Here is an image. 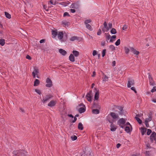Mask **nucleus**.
I'll return each mask as SVG.
<instances>
[{
  "instance_id": "1",
  "label": "nucleus",
  "mask_w": 156,
  "mask_h": 156,
  "mask_svg": "<svg viewBox=\"0 0 156 156\" xmlns=\"http://www.w3.org/2000/svg\"><path fill=\"white\" fill-rule=\"evenodd\" d=\"M52 37L55 38L56 36L61 42L66 41L67 39V34H66L65 35V37L63 38V31H58L57 30H53L52 31Z\"/></svg>"
},
{
  "instance_id": "2",
  "label": "nucleus",
  "mask_w": 156,
  "mask_h": 156,
  "mask_svg": "<svg viewBox=\"0 0 156 156\" xmlns=\"http://www.w3.org/2000/svg\"><path fill=\"white\" fill-rule=\"evenodd\" d=\"M12 156H27V153L24 150H16L13 151Z\"/></svg>"
},
{
  "instance_id": "3",
  "label": "nucleus",
  "mask_w": 156,
  "mask_h": 156,
  "mask_svg": "<svg viewBox=\"0 0 156 156\" xmlns=\"http://www.w3.org/2000/svg\"><path fill=\"white\" fill-rule=\"evenodd\" d=\"M52 97V96L51 94H47L45 96L43 97L42 100V102L44 104Z\"/></svg>"
},
{
  "instance_id": "4",
  "label": "nucleus",
  "mask_w": 156,
  "mask_h": 156,
  "mask_svg": "<svg viewBox=\"0 0 156 156\" xmlns=\"http://www.w3.org/2000/svg\"><path fill=\"white\" fill-rule=\"evenodd\" d=\"M118 123L119 126L122 128H123L124 126L123 125L125 123L126 120L123 118L120 119L118 121Z\"/></svg>"
},
{
  "instance_id": "5",
  "label": "nucleus",
  "mask_w": 156,
  "mask_h": 156,
  "mask_svg": "<svg viewBox=\"0 0 156 156\" xmlns=\"http://www.w3.org/2000/svg\"><path fill=\"white\" fill-rule=\"evenodd\" d=\"M104 27L102 28V31L103 32H108L109 29L108 27L107 24L106 22H105L103 23Z\"/></svg>"
},
{
  "instance_id": "6",
  "label": "nucleus",
  "mask_w": 156,
  "mask_h": 156,
  "mask_svg": "<svg viewBox=\"0 0 156 156\" xmlns=\"http://www.w3.org/2000/svg\"><path fill=\"white\" fill-rule=\"evenodd\" d=\"M46 82L47 84H46V87H50L52 86V82L51 80L49 78H47L46 79Z\"/></svg>"
},
{
  "instance_id": "7",
  "label": "nucleus",
  "mask_w": 156,
  "mask_h": 156,
  "mask_svg": "<svg viewBox=\"0 0 156 156\" xmlns=\"http://www.w3.org/2000/svg\"><path fill=\"white\" fill-rule=\"evenodd\" d=\"M79 106H83L82 107H80L78 109V111L80 113H82L85 111V107L83 104H80L79 105Z\"/></svg>"
},
{
  "instance_id": "8",
  "label": "nucleus",
  "mask_w": 156,
  "mask_h": 156,
  "mask_svg": "<svg viewBox=\"0 0 156 156\" xmlns=\"http://www.w3.org/2000/svg\"><path fill=\"white\" fill-rule=\"evenodd\" d=\"M134 80L132 79H129L127 84V87H130L132 86L134 84Z\"/></svg>"
},
{
  "instance_id": "9",
  "label": "nucleus",
  "mask_w": 156,
  "mask_h": 156,
  "mask_svg": "<svg viewBox=\"0 0 156 156\" xmlns=\"http://www.w3.org/2000/svg\"><path fill=\"white\" fill-rule=\"evenodd\" d=\"M108 121L111 123V125L110 126V130L112 131H115L116 129V126L110 120H108Z\"/></svg>"
},
{
  "instance_id": "10",
  "label": "nucleus",
  "mask_w": 156,
  "mask_h": 156,
  "mask_svg": "<svg viewBox=\"0 0 156 156\" xmlns=\"http://www.w3.org/2000/svg\"><path fill=\"white\" fill-rule=\"evenodd\" d=\"M110 115L114 119H118L119 118V116L117 114H116L113 112H111L110 114Z\"/></svg>"
},
{
  "instance_id": "11",
  "label": "nucleus",
  "mask_w": 156,
  "mask_h": 156,
  "mask_svg": "<svg viewBox=\"0 0 156 156\" xmlns=\"http://www.w3.org/2000/svg\"><path fill=\"white\" fill-rule=\"evenodd\" d=\"M92 91H90L86 95L87 100L89 101H91Z\"/></svg>"
},
{
  "instance_id": "12",
  "label": "nucleus",
  "mask_w": 156,
  "mask_h": 156,
  "mask_svg": "<svg viewBox=\"0 0 156 156\" xmlns=\"http://www.w3.org/2000/svg\"><path fill=\"white\" fill-rule=\"evenodd\" d=\"M156 134L154 132H153L151 134L150 136V138L151 141L153 142L154 140H155L156 139Z\"/></svg>"
},
{
  "instance_id": "13",
  "label": "nucleus",
  "mask_w": 156,
  "mask_h": 156,
  "mask_svg": "<svg viewBox=\"0 0 156 156\" xmlns=\"http://www.w3.org/2000/svg\"><path fill=\"white\" fill-rule=\"evenodd\" d=\"M56 104V101L54 100H51L48 104V106L52 107L55 105Z\"/></svg>"
},
{
  "instance_id": "14",
  "label": "nucleus",
  "mask_w": 156,
  "mask_h": 156,
  "mask_svg": "<svg viewBox=\"0 0 156 156\" xmlns=\"http://www.w3.org/2000/svg\"><path fill=\"white\" fill-rule=\"evenodd\" d=\"M62 23L63 25V26L66 27H68L70 24L69 22L65 20L62 21Z\"/></svg>"
},
{
  "instance_id": "15",
  "label": "nucleus",
  "mask_w": 156,
  "mask_h": 156,
  "mask_svg": "<svg viewBox=\"0 0 156 156\" xmlns=\"http://www.w3.org/2000/svg\"><path fill=\"white\" fill-rule=\"evenodd\" d=\"M102 75L104 76L102 78V81L103 83H105L108 81V79L109 77L106 75H105L104 73H103Z\"/></svg>"
},
{
  "instance_id": "16",
  "label": "nucleus",
  "mask_w": 156,
  "mask_h": 156,
  "mask_svg": "<svg viewBox=\"0 0 156 156\" xmlns=\"http://www.w3.org/2000/svg\"><path fill=\"white\" fill-rule=\"evenodd\" d=\"M130 51L132 52L135 55H138L139 53V51H136V50H135V49H134L133 47H130Z\"/></svg>"
},
{
  "instance_id": "17",
  "label": "nucleus",
  "mask_w": 156,
  "mask_h": 156,
  "mask_svg": "<svg viewBox=\"0 0 156 156\" xmlns=\"http://www.w3.org/2000/svg\"><path fill=\"white\" fill-rule=\"evenodd\" d=\"M59 52L62 55L65 56L66 54V51L60 48L59 50Z\"/></svg>"
},
{
  "instance_id": "18",
  "label": "nucleus",
  "mask_w": 156,
  "mask_h": 156,
  "mask_svg": "<svg viewBox=\"0 0 156 156\" xmlns=\"http://www.w3.org/2000/svg\"><path fill=\"white\" fill-rule=\"evenodd\" d=\"M38 70L37 69H34L33 72H32V75L34 78H35L36 75L38 73Z\"/></svg>"
},
{
  "instance_id": "19",
  "label": "nucleus",
  "mask_w": 156,
  "mask_h": 156,
  "mask_svg": "<svg viewBox=\"0 0 156 156\" xmlns=\"http://www.w3.org/2000/svg\"><path fill=\"white\" fill-rule=\"evenodd\" d=\"M152 113L151 112H150L149 114L148 115V118H146L145 120V122H149L152 119Z\"/></svg>"
},
{
  "instance_id": "20",
  "label": "nucleus",
  "mask_w": 156,
  "mask_h": 156,
  "mask_svg": "<svg viewBox=\"0 0 156 156\" xmlns=\"http://www.w3.org/2000/svg\"><path fill=\"white\" fill-rule=\"evenodd\" d=\"M69 60L72 62H74L75 61V58L73 56V55L72 54H71L69 57Z\"/></svg>"
},
{
  "instance_id": "21",
  "label": "nucleus",
  "mask_w": 156,
  "mask_h": 156,
  "mask_svg": "<svg viewBox=\"0 0 156 156\" xmlns=\"http://www.w3.org/2000/svg\"><path fill=\"white\" fill-rule=\"evenodd\" d=\"M78 129L80 130H83V125L81 122H79L78 123Z\"/></svg>"
},
{
  "instance_id": "22",
  "label": "nucleus",
  "mask_w": 156,
  "mask_h": 156,
  "mask_svg": "<svg viewBox=\"0 0 156 156\" xmlns=\"http://www.w3.org/2000/svg\"><path fill=\"white\" fill-rule=\"evenodd\" d=\"M105 35L106 40L107 42H108V41L111 38V36L108 33H105Z\"/></svg>"
},
{
  "instance_id": "23",
  "label": "nucleus",
  "mask_w": 156,
  "mask_h": 156,
  "mask_svg": "<svg viewBox=\"0 0 156 156\" xmlns=\"http://www.w3.org/2000/svg\"><path fill=\"white\" fill-rule=\"evenodd\" d=\"M72 52H73V55L75 57L78 56L79 55V52L77 51L73 50V51Z\"/></svg>"
},
{
  "instance_id": "24",
  "label": "nucleus",
  "mask_w": 156,
  "mask_h": 156,
  "mask_svg": "<svg viewBox=\"0 0 156 156\" xmlns=\"http://www.w3.org/2000/svg\"><path fill=\"white\" fill-rule=\"evenodd\" d=\"M87 28L90 31H92L93 30L92 27H91V26L89 24L85 25Z\"/></svg>"
},
{
  "instance_id": "25",
  "label": "nucleus",
  "mask_w": 156,
  "mask_h": 156,
  "mask_svg": "<svg viewBox=\"0 0 156 156\" xmlns=\"http://www.w3.org/2000/svg\"><path fill=\"white\" fill-rule=\"evenodd\" d=\"M40 83L39 80L38 79H36L34 82V86H37Z\"/></svg>"
},
{
  "instance_id": "26",
  "label": "nucleus",
  "mask_w": 156,
  "mask_h": 156,
  "mask_svg": "<svg viewBox=\"0 0 156 156\" xmlns=\"http://www.w3.org/2000/svg\"><path fill=\"white\" fill-rule=\"evenodd\" d=\"M78 8L77 5L76 4H72L70 6V8L77 9Z\"/></svg>"
},
{
  "instance_id": "27",
  "label": "nucleus",
  "mask_w": 156,
  "mask_h": 156,
  "mask_svg": "<svg viewBox=\"0 0 156 156\" xmlns=\"http://www.w3.org/2000/svg\"><path fill=\"white\" fill-rule=\"evenodd\" d=\"M99 93L97 91L95 93V94L94 95V99L96 100H98V98H99Z\"/></svg>"
},
{
  "instance_id": "28",
  "label": "nucleus",
  "mask_w": 156,
  "mask_h": 156,
  "mask_svg": "<svg viewBox=\"0 0 156 156\" xmlns=\"http://www.w3.org/2000/svg\"><path fill=\"white\" fill-rule=\"evenodd\" d=\"M5 16L6 18L9 19H10L11 18V15L8 12H5Z\"/></svg>"
},
{
  "instance_id": "29",
  "label": "nucleus",
  "mask_w": 156,
  "mask_h": 156,
  "mask_svg": "<svg viewBox=\"0 0 156 156\" xmlns=\"http://www.w3.org/2000/svg\"><path fill=\"white\" fill-rule=\"evenodd\" d=\"M92 113L95 114H98L99 113V110L98 109H93L92 111Z\"/></svg>"
},
{
  "instance_id": "30",
  "label": "nucleus",
  "mask_w": 156,
  "mask_h": 156,
  "mask_svg": "<svg viewBox=\"0 0 156 156\" xmlns=\"http://www.w3.org/2000/svg\"><path fill=\"white\" fill-rule=\"evenodd\" d=\"M116 37V36L115 35H113L112 37H111V38L110 40V42H112L113 41H115L114 39H115Z\"/></svg>"
},
{
  "instance_id": "31",
  "label": "nucleus",
  "mask_w": 156,
  "mask_h": 156,
  "mask_svg": "<svg viewBox=\"0 0 156 156\" xmlns=\"http://www.w3.org/2000/svg\"><path fill=\"white\" fill-rule=\"evenodd\" d=\"M5 43V40L4 39H0V44L2 46H3Z\"/></svg>"
},
{
  "instance_id": "32",
  "label": "nucleus",
  "mask_w": 156,
  "mask_h": 156,
  "mask_svg": "<svg viewBox=\"0 0 156 156\" xmlns=\"http://www.w3.org/2000/svg\"><path fill=\"white\" fill-rule=\"evenodd\" d=\"M146 131V129L145 128H142L141 129V133L142 135H144Z\"/></svg>"
},
{
  "instance_id": "33",
  "label": "nucleus",
  "mask_w": 156,
  "mask_h": 156,
  "mask_svg": "<svg viewBox=\"0 0 156 156\" xmlns=\"http://www.w3.org/2000/svg\"><path fill=\"white\" fill-rule=\"evenodd\" d=\"M130 50V49H129L128 48L125 47L124 48V51L125 52L126 54H128L129 51V50Z\"/></svg>"
},
{
  "instance_id": "34",
  "label": "nucleus",
  "mask_w": 156,
  "mask_h": 156,
  "mask_svg": "<svg viewBox=\"0 0 156 156\" xmlns=\"http://www.w3.org/2000/svg\"><path fill=\"white\" fill-rule=\"evenodd\" d=\"M91 22V20L90 19H87L86 20L84 23L85 25L88 24L89 23H90Z\"/></svg>"
},
{
  "instance_id": "35",
  "label": "nucleus",
  "mask_w": 156,
  "mask_h": 156,
  "mask_svg": "<svg viewBox=\"0 0 156 156\" xmlns=\"http://www.w3.org/2000/svg\"><path fill=\"white\" fill-rule=\"evenodd\" d=\"M111 33L112 34H115L116 33V30L114 28H112L111 30Z\"/></svg>"
},
{
  "instance_id": "36",
  "label": "nucleus",
  "mask_w": 156,
  "mask_h": 156,
  "mask_svg": "<svg viewBox=\"0 0 156 156\" xmlns=\"http://www.w3.org/2000/svg\"><path fill=\"white\" fill-rule=\"evenodd\" d=\"M125 131L128 133L130 132V129L129 126H126L125 128Z\"/></svg>"
},
{
  "instance_id": "37",
  "label": "nucleus",
  "mask_w": 156,
  "mask_h": 156,
  "mask_svg": "<svg viewBox=\"0 0 156 156\" xmlns=\"http://www.w3.org/2000/svg\"><path fill=\"white\" fill-rule=\"evenodd\" d=\"M109 48L112 51H114L115 50V47L113 45H110L109 46Z\"/></svg>"
},
{
  "instance_id": "38",
  "label": "nucleus",
  "mask_w": 156,
  "mask_h": 156,
  "mask_svg": "<svg viewBox=\"0 0 156 156\" xmlns=\"http://www.w3.org/2000/svg\"><path fill=\"white\" fill-rule=\"evenodd\" d=\"M135 119L137 120V121L138 122L139 124H141L142 123L141 120L138 117H135Z\"/></svg>"
},
{
  "instance_id": "39",
  "label": "nucleus",
  "mask_w": 156,
  "mask_h": 156,
  "mask_svg": "<svg viewBox=\"0 0 156 156\" xmlns=\"http://www.w3.org/2000/svg\"><path fill=\"white\" fill-rule=\"evenodd\" d=\"M77 39V37L76 36H73L72 37H71L70 39V40L71 41H74Z\"/></svg>"
},
{
  "instance_id": "40",
  "label": "nucleus",
  "mask_w": 156,
  "mask_h": 156,
  "mask_svg": "<svg viewBox=\"0 0 156 156\" xmlns=\"http://www.w3.org/2000/svg\"><path fill=\"white\" fill-rule=\"evenodd\" d=\"M120 39H118L116 42H115V45L116 46H118L120 44Z\"/></svg>"
},
{
  "instance_id": "41",
  "label": "nucleus",
  "mask_w": 156,
  "mask_h": 156,
  "mask_svg": "<svg viewBox=\"0 0 156 156\" xmlns=\"http://www.w3.org/2000/svg\"><path fill=\"white\" fill-rule=\"evenodd\" d=\"M71 138L72 140L74 141L77 139V137L75 135H74L71 136Z\"/></svg>"
},
{
  "instance_id": "42",
  "label": "nucleus",
  "mask_w": 156,
  "mask_h": 156,
  "mask_svg": "<svg viewBox=\"0 0 156 156\" xmlns=\"http://www.w3.org/2000/svg\"><path fill=\"white\" fill-rule=\"evenodd\" d=\"M35 91L39 95H40L41 94V92L40 90L39 89H35Z\"/></svg>"
},
{
  "instance_id": "43",
  "label": "nucleus",
  "mask_w": 156,
  "mask_h": 156,
  "mask_svg": "<svg viewBox=\"0 0 156 156\" xmlns=\"http://www.w3.org/2000/svg\"><path fill=\"white\" fill-rule=\"evenodd\" d=\"M106 50L105 49H104L102 51V57H103L105 56V53H106Z\"/></svg>"
},
{
  "instance_id": "44",
  "label": "nucleus",
  "mask_w": 156,
  "mask_h": 156,
  "mask_svg": "<svg viewBox=\"0 0 156 156\" xmlns=\"http://www.w3.org/2000/svg\"><path fill=\"white\" fill-rule=\"evenodd\" d=\"M151 133V130L149 129H148L147 130V134L148 135H149Z\"/></svg>"
},
{
  "instance_id": "45",
  "label": "nucleus",
  "mask_w": 156,
  "mask_h": 156,
  "mask_svg": "<svg viewBox=\"0 0 156 156\" xmlns=\"http://www.w3.org/2000/svg\"><path fill=\"white\" fill-rule=\"evenodd\" d=\"M155 91H156V87H153L152 89L151 90V92L153 93Z\"/></svg>"
},
{
  "instance_id": "46",
  "label": "nucleus",
  "mask_w": 156,
  "mask_h": 156,
  "mask_svg": "<svg viewBox=\"0 0 156 156\" xmlns=\"http://www.w3.org/2000/svg\"><path fill=\"white\" fill-rule=\"evenodd\" d=\"M98 35H100L101 34V29H99L97 33Z\"/></svg>"
},
{
  "instance_id": "47",
  "label": "nucleus",
  "mask_w": 156,
  "mask_h": 156,
  "mask_svg": "<svg viewBox=\"0 0 156 156\" xmlns=\"http://www.w3.org/2000/svg\"><path fill=\"white\" fill-rule=\"evenodd\" d=\"M97 54V51L96 50H94L93 51L92 55L93 56H94L95 55Z\"/></svg>"
},
{
  "instance_id": "48",
  "label": "nucleus",
  "mask_w": 156,
  "mask_h": 156,
  "mask_svg": "<svg viewBox=\"0 0 156 156\" xmlns=\"http://www.w3.org/2000/svg\"><path fill=\"white\" fill-rule=\"evenodd\" d=\"M148 78L149 79L150 83H151V81L152 80V78L151 76L150 75H149L148 76Z\"/></svg>"
},
{
  "instance_id": "49",
  "label": "nucleus",
  "mask_w": 156,
  "mask_h": 156,
  "mask_svg": "<svg viewBox=\"0 0 156 156\" xmlns=\"http://www.w3.org/2000/svg\"><path fill=\"white\" fill-rule=\"evenodd\" d=\"M127 28V26L125 25L122 27V30H126Z\"/></svg>"
},
{
  "instance_id": "50",
  "label": "nucleus",
  "mask_w": 156,
  "mask_h": 156,
  "mask_svg": "<svg viewBox=\"0 0 156 156\" xmlns=\"http://www.w3.org/2000/svg\"><path fill=\"white\" fill-rule=\"evenodd\" d=\"M66 16H70L69 15V14L67 12H65L64 13L63 16L65 17Z\"/></svg>"
},
{
  "instance_id": "51",
  "label": "nucleus",
  "mask_w": 156,
  "mask_h": 156,
  "mask_svg": "<svg viewBox=\"0 0 156 156\" xmlns=\"http://www.w3.org/2000/svg\"><path fill=\"white\" fill-rule=\"evenodd\" d=\"M60 4L63 5V6H65L67 5L64 2H62L60 3Z\"/></svg>"
},
{
  "instance_id": "52",
  "label": "nucleus",
  "mask_w": 156,
  "mask_h": 156,
  "mask_svg": "<svg viewBox=\"0 0 156 156\" xmlns=\"http://www.w3.org/2000/svg\"><path fill=\"white\" fill-rule=\"evenodd\" d=\"M131 90L134 91V92L135 93H136V91L135 89V88L134 87H131Z\"/></svg>"
},
{
  "instance_id": "53",
  "label": "nucleus",
  "mask_w": 156,
  "mask_h": 156,
  "mask_svg": "<svg viewBox=\"0 0 156 156\" xmlns=\"http://www.w3.org/2000/svg\"><path fill=\"white\" fill-rule=\"evenodd\" d=\"M109 29L111 28L112 27V23H109L108 24Z\"/></svg>"
},
{
  "instance_id": "54",
  "label": "nucleus",
  "mask_w": 156,
  "mask_h": 156,
  "mask_svg": "<svg viewBox=\"0 0 156 156\" xmlns=\"http://www.w3.org/2000/svg\"><path fill=\"white\" fill-rule=\"evenodd\" d=\"M49 2L52 5H55V2H53L52 0L50 1H49Z\"/></svg>"
},
{
  "instance_id": "55",
  "label": "nucleus",
  "mask_w": 156,
  "mask_h": 156,
  "mask_svg": "<svg viewBox=\"0 0 156 156\" xmlns=\"http://www.w3.org/2000/svg\"><path fill=\"white\" fill-rule=\"evenodd\" d=\"M26 58L29 60H30L31 59V58L28 55H27L26 56Z\"/></svg>"
},
{
  "instance_id": "56",
  "label": "nucleus",
  "mask_w": 156,
  "mask_h": 156,
  "mask_svg": "<svg viewBox=\"0 0 156 156\" xmlns=\"http://www.w3.org/2000/svg\"><path fill=\"white\" fill-rule=\"evenodd\" d=\"M148 122H145V123L146 126L147 127H148L149 126V124Z\"/></svg>"
},
{
  "instance_id": "57",
  "label": "nucleus",
  "mask_w": 156,
  "mask_h": 156,
  "mask_svg": "<svg viewBox=\"0 0 156 156\" xmlns=\"http://www.w3.org/2000/svg\"><path fill=\"white\" fill-rule=\"evenodd\" d=\"M70 12L72 13H74L76 12L75 10L74 9H70Z\"/></svg>"
},
{
  "instance_id": "58",
  "label": "nucleus",
  "mask_w": 156,
  "mask_h": 156,
  "mask_svg": "<svg viewBox=\"0 0 156 156\" xmlns=\"http://www.w3.org/2000/svg\"><path fill=\"white\" fill-rule=\"evenodd\" d=\"M105 41H102L101 42V44L102 46H104V45H105Z\"/></svg>"
},
{
  "instance_id": "59",
  "label": "nucleus",
  "mask_w": 156,
  "mask_h": 156,
  "mask_svg": "<svg viewBox=\"0 0 156 156\" xmlns=\"http://www.w3.org/2000/svg\"><path fill=\"white\" fill-rule=\"evenodd\" d=\"M45 41V40L44 39H41L40 41V43H44Z\"/></svg>"
},
{
  "instance_id": "60",
  "label": "nucleus",
  "mask_w": 156,
  "mask_h": 156,
  "mask_svg": "<svg viewBox=\"0 0 156 156\" xmlns=\"http://www.w3.org/2000/svg\"><path fill=\"white\" fill-rule=\"evenodd\" d=\"M83 154L81 155V156H87L86 154V152L83 151Z\"/></svg>"
},
{
  "instance_id": "61",
  "label": "nucleus",
  "mask_w": 156,
  "mask_h": 156,
  "mask_svg": "<svg viewBox=\"0 0 156 156\" xmlns=\"http://www.w3.org/2000/svg\"><path fill=\"white\" fill-rule=\"evenodd\" d=\"M149 154V151H146V156H148Z\"/></svg>"
},
{
  "instance_id": "62",
  "label": "nucleus",
  "mask_w": 156,
  "mask_h": 156,
  "mask_svg": "<svg viewBox=\"0 0 156 156\" xmlns=\"http://www.w3.org/2000/svg\"><path fill=\"white\" fill-rule=\"evenodd\" d=\"M77 120V118L75 117L74 118V120L72 121V122L73 123L75 122Z\"/></svg>"
},
{
  "instance_id": "63",
  "label": "nucleus",
  "mask_w": 156,
  "mask_h": 156,
  "mask_svg": "<svg viewBox=\"0 0 156 156\" xmlns=\"http://www.w3.org/2000/svg\"><path fill=\"white\" fill-rule=\"evenodd\" d=\"M121 144H118L116 145V147L117 148H119L121 146Z\"/></svg>"
},
{
  "instance_id": "64",
  "label": "nucleus",
  "mask_w": 156,
  "mask_h": 156,
  "mask_svg": "<svg viewBox=\"0 0 156 156\" xmlns=\"http://www.w3.org/2000/svg\"><path fill=\"white\" fill-rule=\"evenodd\" d=\"M112 66H115V61H113L112 62Z\"/></svg>"
}]
</instances>
